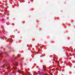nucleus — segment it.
Instances as JSON below:
<instances>
[{"mask_svg":"<svg viewBox=\"0 0 75 75\" xmlns=\"http://www.w3.org/2000/svg\"><path fill=\"white\" fill-rule=\"evenodd\" d=\"M19 72H21V70H19Z\"/></svg>","mask_w":75,"mask_h":75,"instance_id":"8","label":"nucleus"},{"mask_svg":"<svg viewBox=\"0 0 75 75\" xmlns=\"http://www.w3.org/2000/svg\"><path fill=\"white\" fill-rule=\"evenodd\" d=\"M5 40H6L7 39V38H5Z\"/></svg>","mask_w":75,"mask_h":75,"instance_id":"7","label":"nucleus"},{"mask_svg":"<svg viewBox=\"0 0 75 75\" xmlns=\"http://www.w3.org/2000/svg\"><path fill=\"white\" fill-rule=\"evenodd\" d=\"M13 24H12V25H13Z\"/></svg>","mask_w":75,"mask_h":75,"instance_id":"9","label":"nucleus"},{"mask_svg":"<svg viewBox=\"0 0 75 75\" xmlns=\"http://www.w3.org/2000/svg\"><path fill=\"white\" fill-rule=\"evenodd\" d=\"M14 57V55H13Z\"/></svg>","mask_w":75,"mask_h":75,"instance_id":"11","label":"nucleus"},{"mask_svg":"<svg viewBox=\"0 0 75 75\" xmlns=\"http://www.w3.org/2000/svg\"><path fill=\"white\" fill-rule=\"evenodd\" d=\"M9 42H12L13 41H12V39H8Z\"/></svg>","mask_w":75,"mask_h":75,"instance_id":"2","label":"nucleus"},{"mask_svg":"<svg viewBox=\"0 0 75 75\" xmlns=\"http://www.w3.org/2000/svg\"><path fill=\"white\" fill-rule=\"evenodd\" d=\"M20 55H19V54H18V57H20Z\"/></svg>","mask_w":75,"mask_h":75,"instance_id":"4","label":"nucleus"},{"mask_svg":"<svg viewBox=\"0 0 75 75\" xmlns=\"http://www.w3.org/2000/svg\"><path fill=\"white\" fill-rule=\"evenodd\" d=\"M13 58H14L15 59H16V57H13Z\"/></svg>","mask_w":75,"mask_h":75,"instance_id":"5","label":"nucleus"},{"mask_svg":"<svg viewBox=\"0 0 75 75\" xmlns=\"http://www.w3.org/2000/svg\"><path fill=\"white\" fill-rule=\"evenodd\" d=\"M14 62L13 63V69H15V71H16V67L18 65V64L16 62L14 61Z\"/></svg>","mask_w":75,"mask_h":75,"instance_id":"1","label":"nucleus"},{"mask_svg":"<svg viewBox=\"0 0 75 75\" xmlns=\"http://www.w3.org/2000/svg\"><path fill=\"white\" fill-rule=\"evenodd\" d=\"M5 67H6V68H7V67H8V68H10V67H9L8 66L7 67V66H6V65H5Z\"/></svg>","mask_w":75,"mask_h":75,"instance_id":"3","label":"nucleus"},{"mask_svg":"<svg viewBox=\"0 0 75 75\" xmlns=\"http://www.w3.org/2000/svg\"><path fill=\"white\" fill-rule=\"evenodd\" d=\"M1 38H2V39H3V37H1Z\"/></svg>","mask_w":75,"mask_h":75,"instance_id":"6","label":"nucleus"},{"mask_svg":"<svg viewBox=\"0 0 75 75\" xmlns=\"http://www.w3.org/2000/svg\"><path fill=\"white\" fill-rule=\"evenodd\" d=\"M6 62V63H7V62Z\"/></svg>","mask_w":75,"mask_h":75,"instance_id":"10","label":"nucleus"}]
</instances>
